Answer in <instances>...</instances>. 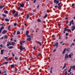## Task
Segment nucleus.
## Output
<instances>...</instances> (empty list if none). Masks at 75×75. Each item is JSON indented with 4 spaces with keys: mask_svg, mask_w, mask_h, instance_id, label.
Here are the masks:
<instances>
[{
    "mask_svg": "<svg viewBox=\"0 0 75 75\" xmlns=\"http://www.w3.org/2000/svg\"><path fill=\"white\" fill-rule=\"evenodd\" d=\"M25 48V47H23V46H20V52H21V51L23 50H24Z\"/></svg>",
    "mask_w": 75,
    "mask_h": 75,
    "instance_id": "nucleus-1",
    "label": "nucleus"
},
{
    "mask_svg": "<svg viewBox=\"0 0 75 75\" xmlns=\"http://www.w3.org/2000/svg\"><path fill=\"white\" fill-rule=\"evenodd\" d=\"M58 42H56V43H55V44L53 46L54 47L56 46V48H57L58 47Z\"/></svg>",
    "mask_w": 75,
    "mask_h": 75,
    "instance_id": "nucleus-2",
    "label": "nucleus"
},
{
    "mask_svg": "<svg viewBox=\"0 0 75 75\" xmlns=\"http://www.w3.org/2000/svg\"><path fill=\"white\" fill-rule=\"evenodd\" d=\"M71 24L73 25H74V20H72L70 22V24L69 25V26H71Z\"/></svg>",
    "mask_w": 75,
    "mask_h": 75,
    "instance_id": "nucleus-3",
    "label": "nucleus"
},
{
    "mask_svg": "<svg viewBox=\"0 0 75 75\" xmlns=\"http://www.w3.org/2000/svg\"><path fill=\"white\" fill-rule=\"evenodd\" d=\"M7 32V30H4L2 32V34H4L6 33Z\"/></svg>",
    "mask_w": 75,
    "mask_h": 75,
    "instance_id": "nucleus-4",
    "label": "nucleus"
},
{
    "mask_svg": "<svg viewBox=\"0 0 75 75\" xmlns=\"http://www.w3.org/2000/svg\"><path fill=\"white\" fill-rule=\"evenodd\" d=\"M13 16H15V17H18L19 16H18V14L17 13L14 14Z\"/></svg>",
    "mask_w": 75,
    "mask_h": 75,
    "instance_id": "nucleus-5",
    "label": "nucleus"
},
{
    "mask_svg": "<svg viewBox=\"0 0 75 75\" xmlns=\"http://www.w3.org/2000/svg\"><path fill=\"white\" fill-rule=\"evenodd\" d=\"M1 55H3V52L4 51V49L1 50Z\"/></svg>",
    "mask_w": 75,
    "mask_h": 75,
    "instance_id": "nucleus-6",
    "label": "nucleus"
},
{
    "mask_svg": "<svg viewBox=\"0 0 75 75\" xmlns=\"http://www.w3.org/2000/svg\"><path fill=\"white\" fill-rule=\"evenodd\" d=\"M54 3H56V4H57L59 3V0L57 1V0H54Z\"/></svg>",
    "mask_w": 75,
    "mask_h": 75,
    "instance_id": "nucleus-7",
    "label": "nucleus"
},
{
    "mask_svg": "<svg viewBox=\"0 0 75 75\" xmlns=\"http://www.w3.org/2000/svg\"><path fill=\"white\" fill-rule=\"evenodd\" d=\"M72 29H71V30L73 31H74V30L75 29V27L74 26H72Z\"/></svg>",
    "mask_w": 75,
    "mask_h": 75,
    "instance_id": "nucleus-8",
    "label": "nucleus"
},
{
    "mask_svg": "<svg viewBox=\"0 0 75 75\" xmlns=\"http://www.w3.org/2000/svg\"><path fill=\"white\" fill-rule=\"evenodd\" d=\"M4 6H5V4H4L3 6L2 5L1 6H0V9H1V8H3V7H4Z\"/></svg>",
    "mask_w": 75,
    "mask_h": 75,
    "instance_id": "nucleus-9",
    "label": "nucleus"
},
{
    "mask_svg": "<svg viewBox=\"0 0 75 75\" xmlns=\"http://www.w3.org/2000/svg\"><path fill=\"white\" fill-rule=\"evenodd\" d=\"M68 58V54H66L65 55V58L66 59H67Z\"/></svg>",
    "mask_w": 75,
    "mask_h": 75,
    "instance_id": "nucleus-10",
    "label": "nucleus"
},
{
    "mask_svg": "<svg viewBox=\"0 0 75 75\" xmlns=\"http://www.w3.org/2000/svg\"><path fill=\"white\" fill-rule=\"evenodd\" d=\"M10 45H11V43H8L7 44V47H8V46H10Z\"/></svg>",
    "mask_w": 75,
    "mask_h": 75,
    "instance_id": "nucleus-11",
    "label": "nucleus"
},
{
    "mask_svg": "<svg viewBox=\"0 0 75 75\" xmlns=\"http://www.w3.org/2000/svg\"><path fill=\"white\" fill-rule=\"evenodd\" d=\"M16 11L15 10H13L12 11V14H13V15H14V14H15V13H16Z\"/></svg>",
    "mask_w": 75,
    "mask_h": 75,
    "instance_id": "nucleus-12",
    "label": "nucleus"
},
{
    "mask_svg": "<svg viewBox=\"0 0 75 75\" xmlns=\"http://www.w3.org/2000/svg\"><path fill=\"white\" fill-rule=\"evenodd\" d=\"M8 63V62H3L2 63L3 64H1V65H3V64H7Z\"/></svg>",
    "mask_w": 75,
    "mask_h": 75,
    "instance_id": "nucleus-13",
    "label": "nucleus"
},
{
    "mask_svg": "<svg viewBox=\"0 0 75 75\" xmlns=\"http://www.w3.org/2000/svg\"><path fill=\"white\" fill-rule=\"evenodd\" d=\"M8 49H12V48H14V47L13 46H9L8 47Z\"/></svg>",
    "mask_w": 75,
    "mask_h": 75,
    "instance_id": "nucleus-14",
    "label": "nucleus"
},
{
    "mask_svg": "<svg viewBox=\"0 0 75 75\" xmlns=\"http://www.w3.org/2000/svg\"><path fill=\"white\" fill-rule=\"evenodd\" d=\"M28 34H29V32L28 31V30H27L26 33V36H27L28 35Z\"/></svg>",
    "mask_w": 75,
    "mask_h": 75,
    "instance_id": "nucleus-15",
    "label": "nucleus"
},
{
    "mask_svg": "<svg viewBox=\"0 0 75 75\" xmlns=\"http://www.w3.org/2000/svg\"><path fill=\"white\" fill-rule=\"evenodd\" d=\"M27 41H31V38H27L26 39Z\"/></svg>",
    "mask_w": 75,
    "mask_h": 75,
    "instance_id": "nucleus-16",
    "label": "nucleus"
},
{
    "mask_svg": "<svg viewBox=\"0 0 75 75\" xmlns=\"http://www.w3.org/2000/svg\"><path fill=\"white\" fill-rule=\"evenodd\" d=\"M66 63H65L64 64V66L62 68V69H64V68H65L66 67Z\"/></svg>",
    "mask_w": 75,
    "mask_h": 75,
    "instance_id": "nucleus-17",
    "label": "nucleus"
},
{
    "mask_svg": "<svg viewBox=\"0 0 75 75\" xmlns=\"http://www.w3.org/2000/svg\"><path fill=\"white\" fill-rule=\"evenodd\" d=\"M24 6V4H20V7H23Z\"/></svg>",
    "mask_w": 75,
    "mask_h": 75,
    "instance_id": "nucleus-18",
    "label": "nucleus"
},
{
    "mask_svg": "<svg viewBox=\"0 0 75 75\" xmlns=\"http://www.w3.org/2000/svg\"><path fill=\"white\" fill-rule=\"evenodd\" d=\"M37 21L38 22H41V20H40V19H38L37 20Z\"/></svg>",
    "mask_w": 75,
    "mask_h": 75,
    "instance_id": "nucleus-19",
    "label": "nucleus"
},
{
    "mask_svg": "<svg viewBox=\"0 0 75 75\" xmlns=\"http://www.w3.org/2000/svg\"><path fill=\"white\" fill-rule=\"evenodd\" d=\"M4 12V13H5V14H8V11H5Z\"/></svg>",
    "mask_w": 75,
    "mask_h": 75,
    "instance_id": "nucleus-20",
    "label": "nucleus"
},
{
    "mask_svg": "<svg viewBox=\"0 0 75 75\" xmlns=\"http://www.w3.org/2000/svg\"><path fill=\"white\" fill-rule=\"evenodd\" d=\"M68 57H69V58H71V57H72V55L71 54H69V55H68Z\"/></svg>",
    "mask_w": 75,
    "mask_h": 75,
    "instance_id": "nucleus-21",
    "label": "nucleus"
},
{
    "mask_svg": "<svg viewBox=\"0 0 75 75\" xmlns=\"http://www.w3.org/2000/svg\"><path fill=\"white\" fill-rule=\"evenodd\" d=\"M71 68H73V69H74V68H75V65H74L73 66H71L70 67Z\"/></svg>",
    "mask_w": 75,
    "mask_h": 75,
    "instance_id": "nucleus-22",
    "label": "nucleus"
},
{
    "mask_svg": "<svg viewBox=\"0 0 75 75\" xmlns=\"http://www.w3.org/2000/svg\"><path fill=\"white\" fill-rule=\"evenodd\" d=\"M11 68H14V67H15V66L14 65L12 64L11 65Z\"/></svg>",
    "mask_w": 75,
    "mask_h": 75,
    "instance_id": "nucleus-23",
    "label": "nucleus"
},
{
    "mask_svg": "<svg viewBox=\"0 0 75 75\" xmlns=\"http://www.w3.org/2000/svg\"><path fill=\"white\" fill-rule=\"evenodd\" d=\"M38 43L39 44H40V46H41V42H39V41H38Z\"/></svg>",
    "mask_w": 75,
    "mask_h": 75,
    "instance_id": "nucleus-24",
    "label": "nucleus"
},
{
    "mask_svg": "<svg viewBox=\"0 0 75 75\" xmlns=\"http://www.w3.org/2000/svg\"><path fill=\"white\" fill-rule=\"evenodd\" d=\"M17 35L20 34V32L19 31H17Z\"/></svg>",
    "mask_w": 75,
    "mask_h": 75,
    "instance_id": "nucleus-25",
    "label": "nucleus"
},
{
    "mask_svg": "<svg viewBox=\"0 0 75 75\" xmlns=\"http://www.w3.org/2000/svg\"><path fill=\"white\" fill-rule=\"evenodd\" d=\"M47 17V14H46L45 16L43 17V18H46V17Z\"/></svg>",
    "mask_w": 75,
    "mask_h": 75,
    "instance_id": "nucleus-26",
    "label": "nucleus"
},
{
    "mask_svg": "<svg viewBox=\"0 0 75 75\" xmlns=\"http://www.w3.org/2000/svg\"><path fill=\"white\" fill-rule=\"evenodd\" d=\"M5 21H6L8 22V21H9V20H8V19L6 18Z\"/></svg>",
    "mask_w": 75,
    "mask_h": 75,
    "instance_id": "nucleus-27",
    "label": "nucleus"
},
{
    "mask_svg": "<svg viewBox=\"0 0 75 75\" xmlns=\"http://www.w3.org/2000/svg\"><path fill=\"white\" fill-rule=\"evenodd\" d=\"M29 17V14H28L27 15V18L28 19Z\"/></svg>",
    "mask_w": 75,
    "mask_h": 75,
    "instance_id": "nucleus-28",
    "label": "nucleus"
},
{
    "mask_svg": "<svg viewBox=\"0 0 75 75\" xmlns=\"http://www.w3.org/2000/svg\"><path fill=\"white\" fill-rule=\"evenodd\" d=\"M4 28V27H3V26H2L1 28L0 29L2 30H3Z\"/></svg>",
    "mask_w": 75,
    "mask_h": 75,
    "instance_id": "nucleus-29",
    "label": "nucleus"
},
{
    "mask_svg": "<svg viewBox=\"0 0 75 75\" xmlns=\"http://www.w3.org/2000/svg\"><path fill=\"white\" fill-rule=\"evenodd\" d=\"M71 71V68H70L69 69V70L68 72H70Z\"/></svg>",
    "mask_w": 75,
    "mask_h": 75,
    "instance_id": "nucleus-30",
    "label": "nucleus"
},
{
    "mask_svg": "<svg viewBox=\"0 0 75 75\" xmlns=\"http://www.w3.org/2000/svg\"><path fill=\"white\" fill-rule=\"evenodd\" d=\"M68 72H67V71H66L65 72V75H67V73Z\"/></svg>",
    "mask_w": 75,
    "mask_h": 75,
    "instance_id": "nucleus-31",
    "label": "nucleus"
},
{
    "mask_svg": "<svg viewBox=\"0 0 75 75\" xmlns=\"http://www.w3.org/2000/svg\"><path fill=\"white\" fill-rule=\"evenodd\" d=\"M4 38H7V36L6 35H5L4 37Z\"/></svg>",
    "mask_w": 75,
    "mask_h": 75,
    "instance_id": "nucleus-32",
    "label": "nucleus"
},
{
    "mask_svg": "<svg viewBox=\"0 0 75 75\" xmlns=\"http://www.w3.org/2000/svg\"><path fill=\"white\" fill-rule=\"evenodd\" d=\"M17 9L18 10H20V7L19 6L18 7Z\"/></svg>",
    "mask_w": 75,
    "mask_h": 75,
    "instance_id": "nucleus-33",
    "label": "nucleus"
},
{
    "mask_svg": "<svg viewBox=\"0 0 75 75\" xmlns=\"http://www.w3.org/2000/svg\"><path fill=\"white\" fill-rule=\"evenodd\" d=\"M16 31L15 30L14 32V33H13L14 35L16 34Z\"/></svg>",
    "mask_w": 75,
    "mask_h": 75,
    "instance_id": "nucleus-34",
    "label": "nucleus"
},
{
    "mask_svg": "<svg viewBox=\"0 0 75 75\" xmlns=\"http://www.w3.org/2000/svg\"><path fill=\"white\" fill-rule=\"evenodd\" d=\"M9 61H11V60H12V59L10 57L9 58Z\"/></svg>",
    "mask_w": 75,
    "mask_h": 75,
    "instance_id": "nucleus-35",
    "label": "nucleus"
},
{
    "mask_svg": "<svg viewBox=\"0 0 75 75\" xmlns=\"http://www.w3.org/2000/svg\"><path fill=\"white\" fill-rule=\"evenodd\" d=\"M64 31H67V28H65L64 29Z\"/></svg>",
    "mask_w": 75,
    "mask_h": 75,
    "instance_id": "nucleus-36",
    "label": "nucleus"
},
{
    "mask_svg": "<svg viewBox=\"0 0 75 75\" xmlns=\"http://www.w3.org/2000/svg\"><path fill=\"white\" fill-rule=\"evenodd\" d=\"M2 16H4V17H6V15H5L4 14H2Z\"/></svg>",
    "mask_w": 75,
    "mask_h": 75,
    "instance_id": "nucleus-37",
    "label": "nucleus"
},
{
    "mask_svg": "<svg viewBox=\"0 0 75 75\" xmlns=\"http://www.w3.org/2000/svg\"><path fill=\"white\" fill-rule=\"evenodd\" d=\"M65 50H64L63 52V54H64V53H65Z\"/></svg>",
    "mask_w": 75,
    "mask_h": 75,
    "instance_id": "nucleus-38",
    "label": "nucleus"
},
{
    "mask_svg": "<svg viewBox=\"0 0 75 75\" xmlns=\"http://www.w3.org/2000/svg\"><path fill=\"white\" fill-rule=\"evenodd\" d=\"M28 38V37H31V36H30V35H28V36H26Z\"/></svg>",
    "mask_w": 75,
    "mask_h": 75,
    "instance_id": "nucleus-39",
    "label": "nucleus"
},
{
    "mask_svg": "<svg viewBox=\"0 0 75 75\" xmlns=\"http://www.w3.org/2000/svg\"><path fill=\"white\" fill-rule=\"evenodd\" d=\"M61 2H60V3H59L58 4V6H60V5H61Z\"/></svg>",
    "mask_w": 75,
    "mask_h": 75,
    "instance_id": "nucleus-40",
    "label": "nucleus"
},
{
    "mask_svg": "<svg viewBox=\"0 0 75 75\" xmlns=\"http://www.w3.org/2000/svg\"><path fill=\"white\" fill-rule=\"evenodd\" d=\"M20 44L21 45H23V44H22V42H20Z\"/></svg>",
    "mask_w": 75,
    "mask_h": 75,
    "instance_id": "nucleus-41",
    "label": "nucleus"
},
{
    "mask_svg": "<svg viewBox=\"0 0 75 75\" xmlns=\"http://www.w3.org/2000/svg\"><path fill=\"white\" fill-rule=\"evenodd\" d=\"M22 42L23 44H24L25 42V41H22Z\"/></svg>",
    "mask_w": 75,
    "mask_h": 75,
    "instance_id": "nucleus-42",
    "label": "nucleus"
},
{
    "mask_svg": "<svg viewBox=\"0 0 75 75\" xmlns=\"http://www.w3.org/2000/svg\"><path fill=\"white\" fill-rule=\"evenodd\" d=\"M68 31L70 32V33H72V32L71 31V30L70 29H68Z\"/></svg>",
    "mask_w": 75,
    "mask_h": 75,
    "instance_id": "nucleus-43",
    "label": "nucleus"
},
{
    "mask_svg": "<svg viewBox=\"0 0 75 75\" xmlns=\"http://www.w3.org/2000/svg\"><path fill=\"white\" fill-rule=\"evenodd\" d=\"M41 55V53H39V54H38V55L37 56V57H38V56H40V55Z\"/></svg>",
    "mask_w": 75,
    "mask_h": 75,
    "instance_id": "nucleus-44",
    "label": "nucleus"
},
{
    "mask_svg": "<svg viewBox=\"0 0 75 75\" xmlns=\"http://www.w3.org/2000/svg\"><path fill=\"white\" fill-rule=\"evenodd\" d=\"M33 49H34V50H35V47H33Z\"/></svg>",
    "mask_w": 75,
    "mask_h": 75,
    "instance_id": "nucleus-45",
    "label": "nucleus"
},
{
    "mask_svg": "<svg viewBox=\"0 0 75 75\" xmlns=\"http://www.w3.org/2000/svg\"><path fill=\"white\" fill-rule=\"evenodd\" d=\"M54 7L55 8H56V7H58V6L56 5V6H54Z\"/></svg>",
    "mask_w": 75,
    "mask_h": 75,
    "instance_id": "nucleus-46",
    "label": "nucleus"
},
{
    "mask_svg": "<svg viewBox=\"0 0 75 75\" xmlns=\"http://www.w3.org/2000/svg\"><path fill=\"white\" fill-rule=\"evenodd\" d=\"M14 25H15V26H16L17 25V24L16 23H14Z\"/></svg>",
    "mask_w": 75,
    "mask_h": 75,
    "instance_id": "nucleus-47",
    "label": "nucleus"
},
{
    "mask_svg": "<svg viewBox=\"0 0 75 75\" xmlns=\"http://www.w3.org/2000/svg\"><path fill=\"white\" fill-rule=\"evenodd\" d=\"M35 2H36V0H34L33 1V3H35Z\"/></svg>",
    "mask_w": 75,
    "mask_h": 75,
    "instance_id": "nucleus-48",
    "label": "nucleus"
},
{
    "mask_svg": "<svg viewBox=\"0 0 75 75\" xmlns=\"http://www.w3.org/2000/svg\"><path fill=\"white\" fill-rule=\"evenodd\" d=\"M68 17H66L65 18V20H68Z\"/></svg>",
    "mask_w": 75,
    "mask_h": 75,
    "instance_id": "nucleus-49",
    "label": "nucleus"
},
{
    "mask_svg": "<svg viewBox=\"0 0 75 75\" xmlns=\"http://www.w3.org/2000/svg\"><path fill=\"white\" fill-rule=\"evenodd\" d=\"M61 6L59 5V6H58V8H61Z\"/></svg>",
    "mask_w": 75,
    "mask_h": 75,
    "instance_id": "nucleus-50",
    "label": "nucleus"
},
{
    "mask_svg": "<svg viewBox=\"0 0 75 75\" xmlns=\"http://www.w3.org/2000/svg\"><path fill=\"white\" fill-rule=\"evenodd\" d=\"M4 58L5 59H7V58H8V57H5Z\"/></svg>",
    "mask_w": 75,
    "mask_h": 75,
    "instance_id": "nucleus-51",
    "label": "nucleus"
},
{
    "mask_svg": "<svg viewBox=\"0 0 75 75\" xmlns=\"http://www.w3.org/2000/svg\"><path fill=\"white\" fill-rule=\"evenodd\" d=\"M75 6V4H72V6Z\"/></svg>",
    "mask_w": 75,
    "mask_h": 75,
    "instance_id": "nucleus-52",
    "label": "nucleus"
},
{
    "mask_svg": "<svg viewBox=\"0 0 75 75\" xmlns=\"http://www.w3.org/2000/svg\"><path fill=\"white\" fill-rule=\"evenodd\" d=\"M0 47H3V46L1 44V45H0Z\"/></svg>",
    "mask_w": 75,
    "mask_h": 75,
    "instance_id": "nucleus-53",
    "label": "nucleus"
},
{
    "mask_svg": "<svg viewBox=\"0 0 75 75\" xmlns=\"http://www.w3.org/2000/svg\"><path fill=\"white\" fill-rule=\"evenodd\" d=\"M3 38H4V37H2V38H0V40H1V39H3Z\"/></svg>",
    "mask_w": 75,
    "mask_h": 75,
    "instance_id": "nucleus-54",
    "label": "nucleus"
},
{
    "mask_svg": "<svg viewBox=\"0 0 75 75\" xmlns=\"http://www.w3.org/2000/svg\"><path fill=\"white\" fill-rule=\"evenodd\" d=\"M68 35V33H66V36H67V35Z\"/></svg>",
    "mask_w": 75,
    "mask_h": 75,
    "instance_id": "nucleus-55",
    "label": "nucleus"
},
{
    "mask_svg": "<svg viewBox=\"0 0 75 75\" xmlns=\"http://www.w3.org/2000/svg\"><path fill=\"white\" fill-rule=\"evenodd\" d=\"M17 71V69H16L15 70V72H16Z\"/></svg>",
    "mask_w": 75,
    "mask_h": 75,
    "instance_id": "nucleus-56",
    "label": "nucleus"
},
{
    "mask_svg": "<svg viewBox=\"0 0 75 75\" xmlns=\"http://www.w3.org/2000/svg\"><path fill=\"white\" fill-rule=\"evenodd\" d=\"M2 30H1V29H0V33H1Z\"/></svg>",
    "mask_w": 75,
    "mask_h": 75,
    "instance_id": "nucleus-57",
    "label": "nucleus"
},
{
    "mask_svg": "<svg viewBox=\"0 0 75 75\" xmlns=\"http://www.w3.org/2000/svg\"><path fill=\"white\" fill-rule=\"evenodd\" d=\"M19 59L20 60V61H21V57H20Z\"/></svg>",
    "mask_w": 75,
    "mask_h": 75,
    "instance_id": "nucleus-58",
    "label": "nucleus"
},
{
    "mask_svg": "<svg viewBox=\"0 0 75 75\" xmlns=\"http://www.w3.org/2000/svg\"><path fill=\"white\" fill-rule=\"evenodd\" d=\"M53 68V67H52L51 68V70H52V69Z\"/></svg>",
    "mask_w": 75,
    "mask_h": 75,
    "instance_id": "nucleus-59",
    "label": "nucleus"
},
{
    "mask_svg": "<svg viewBox=\"0 0 75 75\" xmlns=\"http://www.w3.org/2000/svg\"><path fill=\"white\" fill-rule=\"evenodd\" d=\"M18 59V58H17L16 57H15V59L17 60V59Z\"/></svg>",
    "mask_w": 75,
    "mask_h": 75,
    "instance_id": "nucleus-60",
    "label": "nucleus"
},
{
    "mask_svg": "<svg viewBox=\"0 0 75 75\" xmlns=\"http://www.w3.org/2000/svg\"><path fill=\"white\" fill-rule=\"evenodd\" d=\"M56 51V49H55L54 51H53V52H54L55 51Z\"/></svg>",
    "mask_w": 75,
    "mask_h": 75,
    "instance_id": "nucleus-61",
    "label": "nucleus"
},
{
    "mask_svg": "<svg viewBox=\"0 0 75 75\" xmlns=\"http://www.w3.org/2000/svg\"><path fill=\"white\" fill-rule=\"evenodd\" d=\"M72 45L73 46H74V45H75V44H74V43H72Z\"/></svg>",
    "mask_w": 75,
    "mask_h": 75,
    "instance_id": "nucleus-62",
    "label": "nucleus"
},
{
    "mask_svg": "<svg viewBox=\"0 0 75 75\" xmlns=\"http://www.w3.org/2000/svg\"><path fill=\"white\" fill-rule=\"evenodd\" d=\"M12 54V56L13 57H14V54Z\"/></svg>",
    "mask_w": 75,
    "mask_h": 75,
    "instance_id": "nucleus-63",
    "label": "nucleus"
},
{
    "mask_svg": "<svg viewBox=\"0 0 75 75\" xmlns=\"http://www.w3.org/2000/svg\"><path fill=\"white\" fill-rule=\"evenodd\" d=\"M34 30H33L32 31V33H34Z\"/></svg>",
    "mask_w": 75,
    "mask_h": 75,
    "instance_id": "nucleus-64",
    "label": "nucleus"
}]
</instances>
